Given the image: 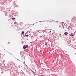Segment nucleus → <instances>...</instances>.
I'll return each mask as SVG.
<instances>
[{
    "mask_svg": "<svg viewBox=\"0 0 76 76\" xmlns=\"http://www.w3.org/2000/svg\"><path fill=\"white\" fill-rule=\"evenodd\" d=\"M72 20L74 22H76V17H73L72 19Z\"/></svg>",
    "mask_w": 76,
    "mask_h": 76,
    "instance_id": "obj_1",
    "label": "nucleus"
},
{
    "mask_svg": "<svg viewBox=\"0 0 76 76\" xmlns=\"http://www.w3.org/2000/svg\"><path fill=\"white\" fill-rule=\"evenodd\" d=\"M64 34H65V35H67L68 34V33H67V32H65L64 33Z\"/></svg>",
    "mask_w": 76,
    "mask_h": 76,
    "instance_id": "obj_2",
    "label": "nucleus"
},
{
    "mask_svg": "<svg viewBox=\"0 0 76 76\" xmlns=\"http://www.w3.org/2000/svg\"><path fill=\"white\" fill-rule=\"evenodd\" d=\"M48 22H51V21H52V19H50L48 20Z\"/></svg>",
    "mask_w": 76,
    "mask_h": 76,
    "instance_id": "obj_3",
    "label": "nucleus"
},
{
    "mask_svg": "<svg viewBox=\"0 0 76 76\" xmlns=\"http://www.w3.org/2000/svg\"><path fill=\"white\" fill-rule=\"evenodd\" d=\"M22 33L21 34V35H23V34H24V33H25V32H24V31H22Z\"/></svg>",
    "mask_w": 76,
    "mask_h": 76,
    "instance_id": "obj_4",
    "label": "nucleus"
},
{
    "mask_svg": "<svg viewBox=\"0 0 76 76\" xmlns=\"http://www.w3.org/2000/svg\"><path fill=\"white\" fill-rule=\"evenodd\" d=\"M25 47L26 48H28V45H26V46H25Z\"/></svg>",
    "mask_w": 76,
    "mask_h": 76,
    "instance_id": "obj_5",
    "label": "nucleus"
},
{
    "mask_svg": "<svg viewBox=\"0 0 76 76\" xmlns=\"http://www.w3.org/2000/svg\"><path fill=\"white\" fill-rule=\"evenodd\" d=\"M26 48V47H25V46H24L23 47V48H24V49H25V48Z\"/></svg>",
    "mask_w": 76,
    "mask_h": 76,
    "instance_id": "obj_6",
    "label": "nucleus"
},
{
    "mask_svg": "<svg viewBox=\"0 0 76 76\" xmlns=\"http://www.w3.org/2000/svg\"><path fill=\"white\" fill-rule=\"evenodd\" d=\"M70 36H71V37H73L74 35H73L71 34L70 35Z\"/></svg>",
    "mask_w": 76,
    "mask_h": 76,
    "instance_id": "obj_7",
    "label": "nucleus"
},
{
    "mask_svg": "<svg viewBox=\"0 0 76 76\" xmlns=\"http://www.w3.org/2000/svg\"><path fill=\"white\" fill-rule=\"evenodd\" d=\"M10 43V42H9L7 43V44H9Z\"/></svg>",
    "mask_w": 76,
    "mask_h": 76,
    "instance_id": "obj_8",
    "label": "nucleus"
},
{
    "mask_svg": "<svg viewBox=\"0 0 76 76\" xmlns=\"http://www.w3.org/2000/svg\"><path fill=\"white\" fill-rule=\"evenodd\" d=\"M12 20L15 19V18H12Z\"/></svg>",
    "mask_w": 76,
    "mask_h": 76,
    "instance_id": "obj_9",
    "label": "nucleus"
},
{
    "mask_svg": "<svg viewBox=\"0 0 76 76\" xmlns=\"http://www.w3.org/2000/svg\"><path fill=\"white\" fill-rule=\"evenodd\" d=\"M40 25H42L41 24V23H40Z\"/></svg>",
    "mask_w": 76,
    "mask_h": 76,
    "instance_id": "obj_10",
    "label": "nucleus"
},
{
    "mask_svg": "<svg viewBox=\"0 0 76 76\" xmlns=\"http://www.w3.org/2000/svg\"><path fill=\"white\" fill-rule=\"evenodd\" d=\"M50 32H51V31H50Z\"/></svg>",
    "mask_w": 76,
    "mask_h": 76,
    "instance_id": "obj_11",
    "label": "nucleus"
},
{
    "mask_svg": "<svg viewBox=\"0 0 76 76\" xmlns=\"http://www.w3.org/2000/svg\"><path fill=\"white\" fill-rule=\"evenodd\" d=\"M26 36H27V37H28V35H26Z\"/></svg>",
    "mask_w": 76,
    "mask_h": 76,
    "instance_id": "obj_12",
    "label": "nucleus"
},
{
    "mask_svg": "<svg viewBox=\"0 0 76 76\" xmlns=\"http://www.w3.org/2000/svg\"><path fill=\"white\" fill-rule=\"evenodd\" d=\"M56 22H58V21H56Z\"/></svg>",
    "mask_w": 76,
    "mask_h": 76,
    "instance_id": "obj_13",
    "label": "nucleus"
}]
</instances>
